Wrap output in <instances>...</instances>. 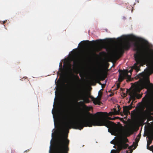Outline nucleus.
I'll return each mask as SVG.
<instances>
[{"instance_id":"1","label":"nucleus","mask_w":153,"mask_h":153,"mask_svg":"<svg viewBox=\"0 0 153 153\" xmlns=\"http://www.w3.org/2000/svg\"><path fill=\"white\" fill-rule=\"evenodd\" d=\"M88 117L81 120L73 121L71 117L68 116L64 117L65 120L63 128L68 129L73 127L76 129L81 130L84 127H92V126H105L108 128L116 125L114 122L109 120H114L118 117L111 118L108 116L107 112H97L94 114L88 113Z\"/></svg>"},{"instance_id":"2","label":"nucleus","mask_w":153,"mask_h":153,"mask_svg":"<svg viewBox=\"0 0 153 153\" xmlns=\"http://www.w3.org/2000/svg\"><path fill=\"white\" fill-rule=\"evenodd\" d=\"M134 51H136L134 54V57L136 63H134L132 68L129 71L131 74L132 69L138 71L140 66L139 65L143 62L149 61L153 67V51L147 46L139 45L138 43L134 44Z\"/></svg>"},{"instance_id":"3","label":"nucleus","mask_w":153,"mask_h":153,"mask_svg":"<svg viewBox=\"0 0 153 153\" xmlns=\"http://www.w3.org/2000/svg\"><path fill=\"white\" fill-rule=\"evenodd\" d=\"M141 85V89L145 88L147 89L145 92V93H147L146 94L142 99L143 105L148 110L151 111L153 108V98L152 96L153 91V84L150 83L149 78H146L142 82ZM144 109V107L142 109V111L140 112L143 113Z\"/></svg>"},{"instance_id":"4","label":"nucleus","mask_w":153,"mask_h":153,"mask_svg":"<svg viewBox=\"0 0 153 153\" xmlns=\"http://www.w3.org/2000/svg\"><path fill=\"white\" fill-rule=\"evenodd\" d=\"M75 89L76 90H74L76 91H74L75 92L74 93L75 94L74 97V103L76 105L78 112L81 114L82 113L81 107L87 108L84 103H90V101L89 97H90V95H87L85 93L84 88L82 87H79Z\"/></svg>"},{"instance_id":"5","label":"nucleus","mask_w":153,"mask_h":153,"mask_svg":"<svg viewBox=\"0 0 153 153\" xmlns=\"http://www.w3.org/2000/svg\"><path fill=\"white\" fill-rule=\"evenodd\" d=\"M68 136H60L57 139L55 146L54 153H68L69 140Z\"/></svg>"},{"instance_id":"6","label":"nucleus","mask_w":153,"mask_h":153,"mask_svg":"<svg viewBox=\"0 0 153 153\" xmlns=\"http://www.w3.org/2000/svg\"><path fill=\"white\" fill-rule=\"evenodd\" d=\"M127 142H128V140L126 137L120 139L116 143L117 150H112L111 153H119L121 150L126 149L128 146V144L126 143Z\"/></svg>"},{"instance_id":"7","label":"nucleus","mask_w":153,"mask_h":153,"mask_svg":"<svg viewBox=\"0 0 153 153\" xmlns=\"http://www.w3.org/2000/svg\"><path fill=\"white\" fill-rule=\"evenodd\" d=\"M131 46V43L129 41H127L119 49L118 52L115 54V56L117 58H119L123 55L124 50H128Z\"/></svg>"},{"instance_id":"8","label":"nucleus","mask_w":153,"mask_h":153,"mask_svg":"<svg viewBox=\"0 0 153 153\" xmlns=\"http://www.w3.org/2000/svg\"><path fill=\"white\" fill-rule=\"evenodd\" d=\"M66 69L68 71L71 76L73 77L77 80L78 81H80L79 77L77 75H74L73 73L71 66L70 64H69L67 65L66 67Z\"/></svg>"},{"instance_id":"9","label":"nucleus","mask_w":153,"mask_h":153,"mask_svg":"<svg viewBox=\"0 0 153 153\" xmlns=\"http://www.w3.org/2000/svg\"><path fill=\"white\" fill-rule=\"evenodd\" d=\"M91 42L93 43L94 44H96L99 45H101L103 43L102 40H97L96 41L93 40L92 41H90L88 40L83 41L81 42L82 45H85Z\"/></svg>"},{"instance_id":"10","label":"nucleus","mask_w":153,"mask_h":153,"mask_svg":"<svg viewBox=\"0 0 153 153\" xmlns=\"http://www.w3.org/2000/svg\"><path fill=\"white\" fill-rule=\"evenodd\" d=\"M146 135L147 136V141L152 142L153 140V130H149L147 133Z\"/></svg>"},{"instance_id":"11","label":"nucleus","mask_w":153,"mask_h":153,"mask_svg":"<svg viewBox=\"0 0 153 153\" xmlns=\"http://www.w3.org/2000/svg\"><path fill=\"white\" fill-rule=\"evenodd\" d=\"M129 95L130 96V99L131 100H132V101L130 105H131V109L132 108V105L133 104V103L134 101L135 100V97L136 95V93L134 91H131L129 93Z\"/></svg>"},{"instance_id":"12","label":"nucleus","mask_w":153,"mask_h":153,"mask_svg":"<svg viewBox=\"0 0 153 153\" xmlns=\"http://www.w3.org/2000/svg\"><path fill=\"white\" fill-rule=\"evenodd\" d=\"M99 97L98 99L99 100H97L96 99H94V100H92L93 103L95 105H100L101 103V102L100 101V100H101V97L102 95V93L100 92V91L99 92Z\"/></svg>"},{"instance_id":"13","label":"nucleus","mask_w":153,"mask_h":153,"mask_svg":"<svg viewBox=\"0 0 153 153\" xmlns=\"http://www.w3.org/2000/svg\"><path fill=\"white\" fill-rule=\"evenodd\" d=\"M123 113L125 115L127 116L130 114L129 110L131 109V105L126 106H123Z\"/></svg>"},{"instance_id":"14","label":"nucleus","mask_w":153,"mask_h":153,"mask_svg":"<svg viewBox=\"0 0 153 153\" xmlns=\"http://www.w3.org/2000/svg\"><path fill=\"white\" fill-rule=\"evenodd\" d=\"M140 138H139L136 137V138L135 140V142H134L133 143V146H130L128 147V149H130L132 148L133 146H134V149H135L136 148L137 146L138 145V144L139 141L140 140Z\"/></svg>"},{"instance_id":"15","label":"nucleus","mask_w":153,"mask_h":153,"mask_svg":"<svg viewBox=\"0 0 153 153\" xmlns=\"http://www.w3.org/2000/svg\"><path fill=\"white\" fill-rule=\"evenodd\" d=\"M119 76L118 80L120 82H121L123 81L124 79V74L122 70H119Z\"/></svg>"},{"instance_id":"16","label":"nucleus","mask_w":153,"mask_h":153,"mask_svg":"<svg viewBox=\"0 0 153 153\" xmlns=\"http://www.w3.org/2000/svg\"><path fill=\"white\" fill-rule=\"evenodd\" d=\"M118 110L117 111L116 109H114V112H111L109 113L110 115H112V113L115 114H119L120 113V108L119 105H117Z\"/></svg>"},{"instance_id":"17","label":"nucleus","mask_w":153,"mask_h":153,"mask_svg":"<svg viewBox=\"0 0 153 153\" xmlns=\"http://www.w3.org/2000/svg\"><path fill=\"white\" fill-rule=\"evenodd\" d=\"M107 72L106 71H103L102 74L101 76V77L102 80H104L106 77L107 75Z\"/></svg>"},{"instance_id":"18","label":"nucleus","mask_w":153,"mask_h":153,"mask_svg":"<svg viewBox=\"0 0 153 153\" xmlns=\"http://www.w3.org/2000/svg\"><path fill=\"white\" fill-rule=\"evenodd\" d=\"M147 149H149L152 151V152L153 153V146L152 145L151 146H148V147H147Z\"/></svg>"},{"instance_id":"19","label":"nucleus","mask_w":153,"mask_h":153,"mask_svg":"<svg viewBox=\"0 0 153 153\" xmlns=\"http://www.w3.org/2000/svg\"><path fill=\"white\" fill-rule=\"evenodd\" d=\"M147 141V147H148V146H149L151 144L152 142H151V141Z\"/></svg>"},{"instance_id":"20","label":"nucleus","mask_w":153,"mask_h":153,"mask_svg":"<svg viewBox=\"0 0 153 153\" xmlns=\"http://www.w3.org/2000/svg\"><path fill=\"white\" fill-rule=\"evenodd\" d=\"M141 136V134L140 133H139L138 135L137 136V138L140 139Z\"/></svg>"},{"instance_id":"21","label":"nucleus","mask_w":153,"mask_h":153,"mask_svg":"<svg viewBox=\"0 0 153 153\" xmlns=\"http://www.w3.org/2000/svg\"><path fill=\"white\" fill-rule=\"evenodd\" d=\"M120 87V85L119 84H117V89L119 88Z\"/></svg>"},{"instance_id":"22","label":"nucleus","mask_w":153,"mask_h":153,"mask_svg":"<svg viewBox=\"0 0 153 153\" xmlns=\"http://www.w3.org/2000/svg\"><path fill=\"white\" fill-rule=\"evenodd\" d=\"M114 95V94L113 93H111L109 95V97H111Z\"/></svg>"},{"instance_id":"23","label":"nucleus","mask_w":153,"mask_h":153,"mask_svg":"<svg viewBox=\"0 0 153 153\" xmlns=\"http://www.w3.org/2000/svg\"><path fill=\"white\" fill-rule=\"evenodd\" d=\"M116 146H117L116 145L115 146H113V147L115 149H117Z\"/></svg>"},{"instance_id":"24","label":"nucleus","mask_w":153,"mask_h":153,"mask_svg":"<svg viewBox=\"0 0 153 153\" xmlns=\"http://www.w3.org/2000/svg\"><path fill=\"white\" fill-rule=\"evenodd\" d=\"M62 87V85L61 84L59 86V88H61Z\"/></svg>"},{"instance_id":"25","label":"nucleus","mask_w":153,"mask_h":153,"mask_svg":"<svg viewBox=\"0 0 153 153\" xmlns=\"http://www.w3.org/2000/svg\"><path fill=\"white\" fill-rule=\"evenodd\" d=\"M130 38L131 39V40H134L133 39V38H134V37H130Z\"/></svg>"},{"instance_id":"26","label":"nucleus","mask_w":153,"mask_h":153,"mask_svg":"<svg viewBox=\"0 0 153 153\" xmlns=\"http://www.w3.org/2000/svg\"><path fill=\"white\" fill-rule=\"evenodd\" d=\"M111 144H114V142H113V141H111Z\"/></svg>"},{"instance_id":"27","label":"nucleus","mask_w":153,"mask_h":153,"mask_svg":"<svg viewBox=\"0 0 153 153\" xmlns=\"http://www.w3.org/2000/svg\"><path fill=\"white\" fill-rule=\"evenodd\" d=\"M6 20L5 21H4L3 22V24H4L6 23Z\"/></svg>"},{"instance_id":"28","label":"nucleus","mask_w":153,"mask_h":153,"mask_svg":"<svg viewBox=\"0 0 153 153\" xmlns=\"http://www.w3.org/2000/svg\"><path fill=\"white\" fill-rule=\"evenodd\" d=\"M131 100V99H130H130H129V101L128 102V103H129V102H130V101Z\"/></svg>"},{"instance_id":"29","label":"nucleus","mask_w":153,"mask_h":153,"mask_svg":"<svg viewBox=\"0 0 153 153\" xmlns=\"http://www.w3.org/2000/svg\"><path fill=\"white\" fill-rule=\"evenodd\" d=\"M136 2H137V3H138V2H139L138 0H136Z\"/></svg>"},{"instance_id":"30","label":"nucleus","mask_w":153,"mask_h":153,"mask_svg":"<svg viewBox=\"0 0 153 153\" xmlns=\"http://www.w3.org/2000/svg\"><path fill=\"white\" fill-rule=\"evenodd\" d=\"M128 151H127L126 152V153H128Z\"/></svg>"},{"instance_id":"31","label":"nucleus","mask_w":153,"mask_h":153,"mask_svg":"<svg viewBox=\"0 0 153 153\" xmlns=\"http://www.w3.org/2000/svg\"><path fill=\"white\" fill-rule=\"evenodd\" d=\"M74 65H75V64H76V63H75V62H74Z\"/></svg>"},{"instance_id":"32","label":"nucleus","mask_w":153,"mask_h":153,"mask_svg":"<svg viewBox=\"0 0 153 153\" xmlns=\"http://www.w3.org/2000/svg\"><path fill=\"white\" fill-rule=\"evenodd\" d=\"M97 77H96L95 79H94V80H95L96 79H97Z\"/></svg>"},{"instance_id":"33","label":"nucleus","mask_w":153,"mask_h":153,"mask_svg":"<svg viewBox=\"0 0 153 153\" xmlns=\"http://www.w3.org/2000/svg\"><path fill=\"white\" fill-rule=\"evenodd\" d=\"M60 65H61V63H60Z\"/></svg>"},{"instance_id":"34","label":"nucleus","mask_w":153,"mask_h":153,"mask_svg":"<svg viewBox=\"0 0 153 153\" xmlns=\"http://www.w3.org/2000/svg\"><path fill=\"white\" fill-rule=\"evenodd\" d=\"M120 89L122 90V88H121Z\"/></svg>"},{"instance_id":"35","label":"nucleus","mask_w":153,"mask_h":153,"mask_svg":"<svg viewBox=\"0 0 153 153\" xmlns=\"http://www.w3.org/2000/svg\"><path fill=\"white\" fill-rule=\"evenodd\" d=\"M50 149H51V146H50Z\"/></svg>"},{"instance_id":"36","label":"nucleus","mask_w":153,"mask_h":153,"mask_svg":"<svg viewBox=\"0 0 153 153\" xmlns=\"http://www.w3.org/2000/svg\"><path fill=\"white\" fill-rule=\"evenodd\" d=\"M141 97V96L140 97V98Z\"/></svg>"}]
</instances>
